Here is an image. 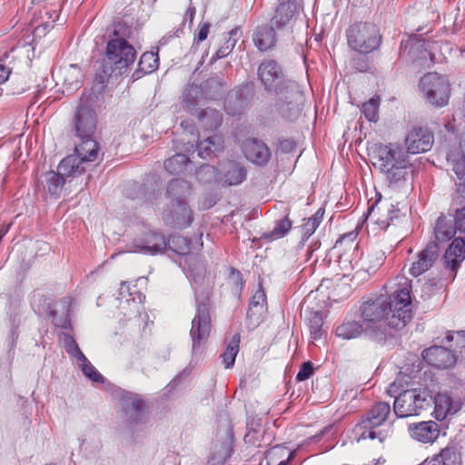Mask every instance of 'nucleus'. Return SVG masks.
Here are the masks:
<instances>
[{"label": "nucleus", "instance_id": "nucleus-1", "mask_svg": "<svg viewBox=\"0 0 465 465\" xmlns=\"http://www.w3.org/2000/svg\"><path fill=\"white\" fill-rule=\"evenodd\" d=\"M390 288V296L381 295L361 306L365 334L376 341L385 339L387 326L400 330L412 318L411 281L404 276H397Z\"/></svg>", "mask_w": 465, "mask_h": 465}, {"label": "nucleus", "instance_id": "nucleus-2", "mask_svg": "<svg viewBox=\"0 0 465 465\" xmlns=\"http://www.w3.org/2000/svg\"><path fill=\"white\" fill-rule=\"evenodd\" d=\"M97 122L94 97L92 94H83L74 116V128L80 143L75 146L74 154L60 162V170L64 173L79 172L83 170V164L94 162L98 158L100 148L94 139Z\"/></svg>", "mask_w": 465, "mask_h": 465}, {"label": "nucleus", "instance_id": "nucleus-3", "mask_svg": "<svg viewBox=\"0 0 465 465\" xmlns=\"http://www.w3.org/2000/svg\"><path fill=\"white\" fill-rule=\"evenodd\" d=\"M371 163L384 176L391 188L401 187L407 181L411 163L406 150L398 143L375 144Z\"/></svg>", "mask_w": 465, "mask_h": 465}, {"label": "nucleus", "instance_id": "nucleus-4", "mask_svg": "<svg viewBox=\"0 0 465 465\" xmlns=\"http://www.w3.org/2000/svg\"><path fill=\"white\" fill-rule=\"evenodd\" d=\"M166 242L170 250L181 256L179 263L183 266L188 279L194 282L203 280L205 267L197 254L203 243L195 242L193 244L191 240L181 235H173Z\"/></svg>", "mask_w": 465, "mask_h": 465}, {"label": "nucleus", "instance_id": "nucleus-5", "mask_svg": "<svg viewBox=\"0 0 465 465\" xmlns=\"http://www.w3.org/2000/svg\"><path fill=\"white\" fill-rule=\"evenodd\" d=\"M418 90L430 106L441 108L449 104L451 88L444 75L434 72L426 74L420 79Z\"/></svg>", "mask_w": 465, "mask_h": 465}, {"label": "nucleus", "instance_id": "nucleus-6", "mask_svg": "<svg viewBox=\"0 0 465 465\" xmlns=\"http://www.w3.org/2000/svg\"><path fill=\"white\" fill-rule=\"evenodd\" d=\"M432 396L426 389L406 390L395 397L394 413L399 418L418 416L430 407Z\"/></svg>", "mask_w": 465, "mask_h": 465}, {"label": "nucleus", "instance_id": "nucleus-7", "mask_svg": "<svg viewBox=\"0 0 465 465\" xmlns=\"http://www.w3.org/2000/svg\"><path fill=\"white\" fill-rule=\"evenodd\" d=\"M348 45L360 54H370L380 46L381 36L371 23H356L346 32Z\"/></svg>", "mask_w": 465, "mask_h": 465}, {"label": "nucleus", "instance_id": "nucleus-8", "mask_svg": "<svg viewBox=\"0 0 465 465\" xmlns=\"http://www.w3.org/2000/svg\"><path fill=\"white\" fill-rule=\"evenodd\" d=\"M284 89L278 92L275 108L283 118L294 121L301 114L304 94L296 83L286 84Z\"/></svg>", "mask_w": 465, "mask_h": 465}, {"label": "nucleus", "instance_id": "nucleus-9", "mask_svg": "<svg viewBox=\"0 0 465 465\" xmlns=\"http://www.w3.org/2000/svg\"><path fill=\"white\" fill-rule=\"evenodd\" d=\"M381 195L380 194L375 203L369 207L366 223L376 224L380 229L386 230L391 225L398 224L405 218V215L397 205L388 200L381 202Z\"/></svg>", "mask_w": 465, "mask_h": 465}, {"label": "nucleus", "instance_id": "nucleus-10", "mask_svg": "<svg viewBox=\"0 0 465 465\" xmlns=\"http://www.w3.org/2000/svg\"><path fill=\"white\" fill-rule=\"evenodd\" d=\"M391 413V406L387 402H378L369 411L368 416L356 426V432L359 434L358 440L365 439H379L382 441L384 437L377 432L375 428L381 426Z\"/></svg>", "mask_w": 465, "mask_h": 465}, {"label": "nucleus", "instance_id": "nucleus-11", "mask_svg": "<svg viewBox=\"0 0 465 465\" xmlns=\"http://www.w3.org/2000/svg\"><path fill=\"white\" fill-rule=\"evenodd\" d=\"M135 58V49L125 39L116 37L107 43L106 59L112 71L118 70L121 74L123 70L134 64Z\"/></svg>", "mask_w": 465, "mask_h": 465}, {"label": "nucleus", "instance_id": "nucleus-12", "mask_svg": "<svg viewBox=\"0 0 465 465\" xmlns=\"http://www.w3.org/2000/svg\"><path fill=\"white\" fill-rule=\"evenodd\" d=\"M211 318L207 303L203 302H197L196 314L192 321V328L190 335L193 341V352L196 353L202 345H203L210 335Z\"/></svg>", "mask_w": 465, "mask_h": 465}, {"label": "nucleus", "instance_id": "nucleus-13", "mask_svg": "<svg viewBox=\"0 0 465 465\" xmlns=\"http://www.w3.org/2000/svg\"><path fill=\"white\" fill-rule=\"evenodd\" d=\"M163 221L175 229H184L191 225L193 213L186 201L170 202L163 212Z\"/></svg>", "mask_w": 465, "mask_h": 465}, {"label": "nucleus", "instance_id": "nucleus-14", "mask_svg": "<svg viewBox=\"0 0 465 465\" xmlns=\"http://www.w3.org/2000/svg\"><path fill=\"white\" fill-rule=\"evenodd\" d=\"M167 249L165 237L159 232H149L143 237L135 238L126 252L155 255Z\"/></svg>", "mask_w": 465, "mask_h": 465}, {"label": "nucleus", "instance_id": "nucleus-15", "mask_svg": "<svg viewBox=\"0 0 465 465\" xmlns=\"http://www.w3.org/2000/svg\"><path fill=\"white\" fill-rule=\"evenodd\" d=\"M258 75L265 89L274 92L276 95L281 89L285 90L284 85L286 84L292 83L283 79L281 68L272 60L265 61L260 64Z\"/></svg>", "mask_w": 465, "mask_h": 465}, {"label": "nucleus", "instance_id": "nucleus-16", "mask_svg": "<svg viewBox=\"0 0 465 465\" xmlns=\"http://www.w3.org/2000/svg\"><path fill=\"white\" fill-rule=\"evenodd\" d=\"M407 153H425L432 147L433 134L428 128L414 127L405 137Z\"/></svg>", "mask_w": 465, "mask_h": 465}, {"label": "nucleus", "instance_id": "nucleus-17", "mask_svg": "<svg viewBox=\"0 0 465 465\" xmlns=\"http://www.w3.org/2000/svg\"><path fill=\"white\" fill-rule=\"evenodd\" d=\"M84 171L85 167L84 164H83V170L79 172H74L72 173H64V172L60 170L59 164L57 173L54 171H49L41 174V176L38 178V184L43 188L44 191H46L51 196L57 198L60 196L64 188V177L81 175Z\"/></svg>", "mask_w": 465, "mask_h": 465}, {"label": "nucleus", "instance_id": "nucleus-18", "mask_svg": "<svg viewBox=\"0 0 465 465\" xmlns=\"http://www.w3.org/2000/svg\"><path fill=\"white\" fill-rule=\"evenodd\" d=\"M422 358L429 365L439 369L452 367L456 362L455 354L442 346H431L424 350Z\"/></svg>", "mask_w": 465, "mask_h": 465}, {"label": "nucleus", "instance_id": "nucleus-19", "mask_svg": "<svg viewBox=\"0 0 465 465\" xmlns=\"http://www.w3.org/2000/svg\"><path fill=\"white\" fill-rule=\"evenodd\" d=\"M53 77L62 82L67 92H73L80 87L83 73L76 64H69L54 69Z\"/></svg>", "mask_w": 465, "mask_h": 465}, {"label": "nucleus", "instance_id": "nucleus-20", "mask_svg": "<svg viewBox=\"0 0 465 465\" xmlns=\"http://www.w3.org/2000/svg\"><path fill=\"white\" fill-rule=\"evenodd\" d=\"M439 257V247L436 242H430L425 249L418 254L417 261L413 262L410 273L418 277L430 269Z\"/></svg>", "mask_w": 465, "mask_h": 465}, {"label": "nucleus", "instance_id": "nucleus-21", "mask_svg": "<svg viewBox=\"0 0 465 465\" xmlns=\"http://www.w3.org/2000/svg\"><path fill=\"white\" fill-rule=\"evenodd\" d=\"M411 437L422 443L435 441L440 434L439 425L433 420L412 423L409 426Z\"/></svg>", "mask_w": 465, "mask_h": 465}, {"label": "nucleus", "instance_id": "nucleus-22", "mask_svg": "<svg viewBox=\"0 0 465 465\" xmlns=\"http://www.w3.org/2000/svg\"><path fill=\"white\" fill-rule=\"evenodd\" d=\"M272 18V24L276 28H284L292 24L297 14V0H279Z\"/></svg>", "mask_w": 465, "mask_h": 465}, {"label": "nucleus", "instance_id": "nucleus-23", "mask_svg": "<svg viewBox=\"0 0 465 465\" xmlns=\"http://www.w3.org/2000/svg\"><path fill=\"white\" fill-rule=\"evenodd\" d=\"M242 151L249 161L258 165L265 164L271 157L267 145L257 139L246 140L242 145Z\"/></svg>", "mask_w": 465, "mask_h": 465}, {"label": "nucleus", "instance_id": "nucleus-24", "mask_svg": "<svg viewBox=\"0 0 465 465\" xmlns=\"http://www.w3.org/2000/svg\"><path fill=\"white\" fill-rule=\"evenodd\" d=\"M266 309V294L262 285L259 284L257 290L252 296L247 312V318L251 324L253 326L258 325L262 321Z\"/></svg>", "mask_w": 465, "mask_h": 465}, {"label": "nucleus", "instance_id": "nucleus-25", "mask_svg": "<svg viewBox=\"0 0 465 465\" xmlns=\"http://www.w3.org/2000/svg\"><path fill=\"white\" fill-rule=\"evenodd\" d=\"M465 260V241L463 238H455L447 248L443 261L446 269L456 272Z\"/></svg>", "mask_w": 465, "mask_h": 465}, {"label": "nucleus", "instance_id": "nucleus-26", "mask_svg": "<svg viewBox=\"0 0 465 465\" xmlns=\"http://www.w3.org/2000/svg\"><path fill=\"white\" fill-rule=\"evenodd\" d=\"M246 169L238 162L229 161L221 166L220 183L225 185H238L246 178Z\"/></svg>", "mask_w": 465, "mask_h": 465}, {"label": "nucleus", "instance_id": "nucleus-27", "mask_svg": "<svg viewBox=\"0 0 465 465\" xmlns=\"http://www.w3.org/2000/svg\"><path fill=\"white\" fill-rule=\"evenodd\" d=\"M447 163L459 179L465 177V135L458 146L450 149L446 156Z\"/></svg>", "mask_w": 465, "mask_h": 465}, {"label": "nucleus", "instance_id": "nucleus-28", "mask_svg": "<svg viewBox=\"0 0 465 465\" xmlns=\"http://www.w3.org/2000/svg\"><path fill=\"white\" fill-rule=\"evenodd\" d=\"M434 403V417L438 420H443L448 415H452L459 411L458 401H454L447 392H440L432 397Z\"/></svg>", "mask_w": 465, "mask_h": 465}, {"label": "nucleus", "instance_id": "nucleus-29", "mask_svg": "<svg viewBox=\"0 0 465 465\" xmlns=\"http://www.w3.org/2000/svg\"><path fill=\"white\" fill-rule=\"evenodd\" d=\"M74 300L70 297H64L54 304L51 312L52 322L58 328L66 329L70 325V310Z\"/></svg>", "mask_w": 465, "mask_h": 465}, {"label": "nucleus", "instance_id": "nucleus-30", "mask_svg": "<svg viewBox=\"0 0 465 465\" xmlns=\"http://www.w3.org/2000/svg\"><path fill=\"white\" fill-rule=\"evenodd\" d=\"M232 452V438L228 435L223 441L213 443L208 458L209 465H223Z\"/></svg>", "mask_w": 465, "mask_h": 465}, {"label": "nucleus", "instance_id": "nucleus-31", "mask_svg": "<svg viewBox=\"0 0 465 465\" xmlns=\"http://www.w3.org/2000/svg\"><path fill=\"white\" fill-rule=\"evenodd\" d=\"M457 230L452 218L444 214L440 215L434 226V242L438 244L450 241L454 237Z\"/></svg>", "mask_w": 465, "mask_h": 465}, {"label": "nucleus", "instance_id": "nucleus-32", "mask_svg": "<svg viewBox=\"0 0 465 465\" xmlns=\"http://www.w3.org/2000/svg\"><path fill=\"white\" fill-rule=\"evenodd\" d=\"M253 42L261 51L270 49L276 42L274 29L269 25L259 26L254 33Z\"/></svg>", "mask_w": 465, "mask_h": 465}, {"label": "nucleus", "instance_id": "nucleus-33", "mask_svg": "<svg viewBox=\"0 0 465 465\" xmlns=\"http://www.w3.org/2000/svg\"><path fill=\"white\" fill-rule=\"evenodd\" d=\"M190 193V183L181 179L172 180L168 184L166 192V194L170 199V202L186 201Z\"/></svg>", "mask_w": 465, "mask_h": 465}, {"label": "nucleus", "instance_id": "nucleus-34", "mask_svg": "<svg viewBox=\"0 0 465 465\" xmlns=\"http://www.w3.org/2000/svg\"><path fill=\"white\" fill-rule=\"evenodd\" d=\"M124 409L129 420L136 422L142 419L144 402L138 395H129L124 400Z\"/></svg>", "mask_w": 465, "mask_h": 465}, {"label": "nucleus", "instance_id": "nucleus-35", "mask_svg": "<svg viewBox=\"0 0 465 465\" xmlns=\"http://www.w3.org/2000/svg\"><path fill=\"white\" fill-rule=\"evenodd\" d=\"M159 65L158 54L153 52H146L142 54L138 63V69L134 74V79L140 78L143 74H150L157 69Z\"/></svg>", "mask_w": 465, "mask_h": 465}, {"label": "nucleus", "instance_id": "nucleus-36", "mask_svg": "<svg viewBox=\"0 0 465 465\" xmlns=\"http://www.w3.org/2000/svg\"><path fill=\"white\" fill-rule=\"evenodd\" d=\"M362 332H365V324H360L356 321H349L343 322L336 330V334L344 340H351L359 337Z\"/></svg>", "mask_w": 465, "mask_h": 465}, {"label": "nucleus", "instance_id": "nucleus-37", "mask_svg": "<svg viewBox=\"0 0 465 465\" xmlns=\"http://www.w3.org/2000/svg\"><path fill=\"white\" fill-rule=\"evenodd\" d=\"M292 453L285 447L275 446L265 455L266 465H287Z\"/></svg>", "mask_w": 465, "mask_h": 465}, {"label": "nucleus", "instance_id": "nucleus-38", "mask_svg": "<svg viewBox=\"0 0 465 465\" xmlns=\"http://www.w3.org/2000/svg\"><path fill=\"white\" fill-rule=\"evenodd\" d=\"M223 147V140L218 135L208 136L197 144L198 155L206 158L212 152L220 151Z\"/></svg>", "mask_w": 465, "mask_h": 465}, {"label": "nucleus", "instance_id": "nucleus-39", "mask_svg": "<svg viewBox=\"0 0 465 465\" xmlns=\"http://www.w3.org/2000/svg\"><path fill=\"white\" fill-rule=\"evenodd\" d=\"M202 125L207 130H216L222 124V114L215 109L207 108L199 114Z\"/></svg>", "mask_w": 465, "mask_h": 465}, {"label": "nucleus", "instance_id": "nucleus-40", "mask_svg": "<svg viewBox=\"0 0 465 465\" xmlns=\"http://www.w3.org/2000/svg\"><path fill=\"white\" fill-rule=\"evenodd\" d=\"M203 97V90L201 86L192 84L183 94V106L188 111H193L199 104Z\"/></svg>", "mask_w": 465, "mask_h": 465}, {"label": "nucleus", "instance_id": "nucleus-41", "mask_svg": "<svg viewBox=\"0 0 465 465\" xmlns=\"http://www.w3.org/2000/svg\"><path fill=\"white\" fill-rule=\"evenodd\" d=\"M139 302L135 301V298L133 296V293H129V285L125 282H122L119 289V306L122 310L125 309V305L131 306V312H137L140 308L141 297L139 296Z\"/></svg>", "mask_w": 465, "mask_h": 465}, {"label": "nucleus", "instance_id": "nucleus-42", "mask_svg": "<svg viewBox=\"0 0 465 465\" xmlns=\"http://www.w3.org/2000/svg\"><path fill=\"white\" fill-rule=\"evenodd\" d=\"M190 163L189 158L183 153H176L164 162L165 170L171 174H177L183 172Z\"/></svg>", "mask_w": 465, "mask_h": 465}, {"label": "nucleus", "instance_id": "nucleus-43", "mask_svg": "<svg viewBox=\"0 0 465 465\" xmlns=\"http://www.w3.org/2000/svg\"><path fill=\"white\" fill-rule=\"evenodd\" d=\"M324 211L319 209L312 217L308 218L302 226V239L308 240L319 227L322 221Z\"/></svg>", "mask_w": 465, "mask_h": 465}, {"label": "nucleus", "instance_id": "nucleus-44", "mask_svg": "<svg viewBox=\"0 0 465 465\" xmlns=\"http://www.w3.org/2000/svg\"><path fill=\"white\" fill-rule=\"evenodd\" d=\"M240 339V334L233 335L224 352L222 354L223 362L227 369L232 368L234 364L236 355L239 351Z\"/></svg>", "mask_w": 465, "mask_h": 465}, {"label": "nucleus", "instance_id": "nucleus-45", "mask_svg": "<svg viewBox=\"0 0 465 465\" xmlns=\"http://www.w3.org/2000/svg\"><path fill=\"white\" fill-rule=\"evenodd\" d=\"M239 35V29L233 28L229 32V39L226 40L223 45H222L215 54L212 57L211 63L215 62L218 59H222L226 57L234 48V45L237 41V36Z\"/></svg>", "mask_w": 465, "mask_h": 465}, {"label": "nucleus", "instance_id": "nucleus-46", "mask_svg": "<svg viewBox=\"0 0 465 465\" xmlns=\"http://www.w3.org/2000/svg\"><path fill=\"white\" fill-rule=\"evenodd\" d=\"M353 253L352 252H345L339 256L338 266L344 277L350 276L351 272L358 266L359 262L353 260Z\"/></svg>", "mask_w": 465, "mask_h": 465}, {"label": "nucleus", "instance_id": "nucleus-47", "mask_svg": "<svg viewBox=\"0 0 465 465\" xmlns=\"http://www.w3.org/2000/svg\"><path fill=\"white\" fill-rule=\"evenodd\" d=\"M77 365L81 368L84 375L94 382L103 383L104 376L95 369V367L84 356V359H80Z\"/></svg>", "mask_w": 465, "mask_h": 465}, {"label": "nucleus", "instance_id": "nucleus-48", "mask_svg": "<svg viewBox=\"0 0 465 465\" xmlns=\"http://www.w3.org/2000/svg\"><path fill=\"white\" fill-rule=\"evenodd\" d=\"M197 179L203 183H209L212 182H219L221 178V172L212 165H203L196 173Z\"/></svg>", "mask_w": 465, "mask_h": 465}, {"label": "nucleus", "instance_id": "nucleus-49", "mask_svg": "<svg viewBox=\"0 0 465 465\" xmlns=\"http://www.w3.org/2000/svg\"><path fill=\"white\" fill-rule=\"evenodd\" d=\"M380 98L378 96L371 98L361 106V113L369 122H377L379 119Z\"/></svg>", "mask_w": 465, "mask_h": 465}, {"label": "nucleus", "instance_id": "nucleus-50", "mask_svg": "<svg viewBox=\"0 0 465 465\" xmlns=\"http://www.w3.org/2000/svg\"><path fill=\"white\" fill-rule=\"evenodd\" d=\"M322 325L323 320L322 315L318 312H312L309 319V329L312 339L319 340L322 338L323 334Z\"/></svg>", "mask_w": 465, "mask_h": 465}, {"label": "nucleus", "instance_id": "nucleus-51", "mask_svg": "<svg viewBox=\"0 0 465 465\" xmlns=\"http://www.w3.org/2000/svg\"><path fill=\"white\" fill-rule=\"evenodd\" d=\"M64 347L65 351L74 359L78 361L80 359H84V354L80 350L75 340L69 334H64L63 337Z\"/></svg>", "mask_w": 465, "mask_h": 465}, {"label": "nucleus", "instance_id": "nucleus-52", "mask_svg": "<svg viewBox=\"0 0 465 465\" xmlns=\"http://www.w3.org/2000/svg\"><path fill=\"white\" fill-rule=\"evenodd\" d=\"M292 222L288 217L277 221L273 230L270 232L269 237L272 240L283 237L291 229Z\"/></svg>", "mask_w": 465, "mask_h": 465}, {"label": "nucleus", "instance_id": "nucleus-53", "mask_svg": "<svg viewBox=\"0 0 465 465\" xmlns=\"http://www.w3.org/2000/svg\"><path fill=\"white\" fill-rule=\"evenodd\" d=\"M357 238V233L355 232H351L346 234H343L335 244V248H343L348 249V252H355L358 243L355 242Z\"/></svg>", "mask_w": 465, "mask_h": 465}, {"label": "nucleus", "instance_id": "nucleus-54", "mask_svg": "<svg viewBox=\"0 0 465 465\" xmlns=\"http://www.w3.org/2000/svg\"><path fill=\"white\" fill-rule=\"evenodd\" d=\"M440 462L442 465H459L460 464V455L457 453L456 450L453 448H445L443 449L440 455Z\"/></svg>", "mask_w": 465, "mask_h": 465}, {"label": "nucleus", "instance_id": "nucleus-55", "mask_svg": "<svg viewBox=\"0 0 465 465\" xmlns=\"http://www.w3.org/2000/svg\"><path fill=\"white\" fill-rule=\"evenodd\" d=\"M446 340L448 342H454L453 347L454 351L459 349L465 348V331H460L455 332H448L446 335Z\"/></svg>", "mask_w": 465, "mask_h": 465}, {"label": "nucleus", "instance_id": "nucleus-56", "mask_svg": "<svg viewBox=\"0 0 465 465\" xmlns=\"http://www.w3.org/2000/svg\"><path fill=\"white\" fill-rule=\"evenodd\" d=\"M313 373V366L312 362L307 361L302 364L299 372L296 375L298 381H303L309 379Z\"/></svg>", "mask_w": 465, "mask_h": 465}, {"label": "nucleus", "instance_id": "nucleus-57", "mask_svg": "<svg viewBox=\"0 0 465 465\" xmlns=\"http://www.w3.org/2000/svg\"><path fill=\"white\" fill-rule=\"evenodd\" d=\"M453 221L458 231L465 232V208H461L456 211L455 218Z\"/></svg>", "mask_w": 465, "mask_h": 465}, {"label": "nucleus", "instance_id": "nucleus-58", "mask_svg": "<svg viewBox=\"0 0 465 465\" xmlns=\"http://www.w3.org/2000/svg\"><path fill=\"white\" fill-rule=\"evenodd\" d=\"M211 25L209 23H203L197 34L196 40L198 43L204 41L209 34Z\"/></svg>", "mask_w": 465, "mask_h": 465}, {"label": "nucleus", "instance_id": "nucleus-59", "mask_svg": "<svg viewBox=\"0 0 465 465\" xmlns=\"http://www.w3.org/2000/svg\"><path fill=\"white\" fill-rule=\"evenodd\" d=\"M295 143L291 139H282L279 142V147L283 152H291L295 148Z\"/></svg>", "mask_w": 465, "mask_h": 465}, {"label": "nucleus", "instance_id": "nucleus-60", "mask_svg": "<svg viewBox=\"0 0 465 465\" xmlns=\"http://www.w3.org/2000/svg\"><path fill=\"white\" fill-rule=\"evenodd\" d=\"M457 201L460 204H465V182L457 186Z\"/></svg>", "mask_w": 465, "mask_h": 465}, {"label": "nucleus", "instance_id": "nucleus-61", "mask_svg": "<svg viewBox=\"0 0 465 465\" xmlns=\"http://www.w3.org/2000/svg\"><path fill=\"white\" fill-rule=\"evenodd\" d=\"M216 203V198L213 195L206 197L201 203V208L203 210L210 209Z\"/></svg>", "mask_w": 465, "mask_h": 465}, {"label": "nucleus", "instance_id": "nucleus-62", "mask_svg": "<svg viewBox=\"0 0 465 465\" xmlns=\"http://www.w3.org/2000/svg\"><path fill=\"white\" fill-rule=\"evenodd\" d=\"M10 73L9 68L0 64V84L8 79Z\"/></svg>", "mask_w": 465, "mask_h": 465}, {"label": "nucleus", "instance_id": "nucleus-63", "mask_svg": "<svg viewBox=\"0 0 465 465\" xmlns=\"http://www.w3.org/2000/svg\"><path fill=\"white\" fill-rule=\"evenodd\" d=\"M195 8L193 6H189L186 13H185V15H186V18L189 19V22L190 24L193 23V18H194V15H195Z\"/></svg>", "mask_w": 465, "mask_h": 465}, {"label": "nucleus", "instance_id": "nucleus-64", "mask_svg": "<svg viewBox=\"0 0 465 465\" xmlns=\"http://www.w3.org/2000/svg\"><path fill=\"white\" fill-rule=\"evenodd\" d=\"M376 267H377V266H374V267H371V268H367V269H365V268L361 267V269H359V270L356 272V273H361V272L362 271V272H367L368 274H370L371 272H375Z\"/></svg>", "mask_w": 465, "mask_h": 465}]
</instances>
